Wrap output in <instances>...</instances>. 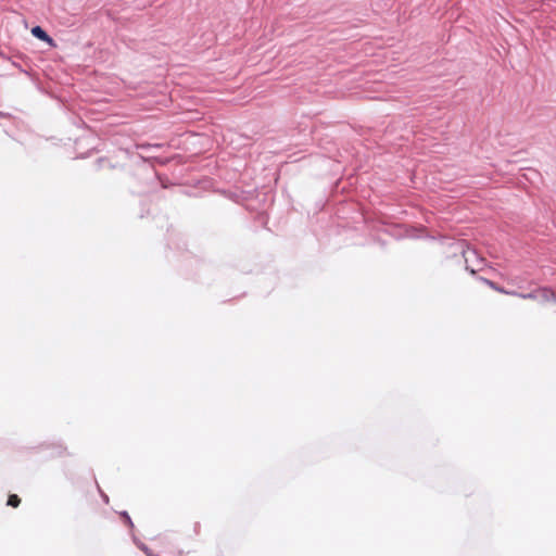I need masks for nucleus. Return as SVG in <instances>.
<instances>
[{
  "instance_id": "f257e3e1",
  "label": "nucleus",
  "mask_w": 556,
  "mask_h": 556,
  "mask_svg": "<svg viewBox=\"0 0 556 556\" xmlns=\"http://www.w3.org/2000/svg\"><path fill=\"white\" fill-rule=\"evenodd\" d=\"M31 34L36 38H38V39H40V40H42V41H45V42H47V43H49L51 46L54 45L53 39L40 26L33 27L31 28Z\"/></svg>"
},
{
  "instance_id": "f03ea898",
  "label": "nucleus",
  "mask_w": 556,
  "mask_h": 556,
  "mask_svg": "<svg viewBox=\"0 0 556 556\" xmlns=\"http://www.w3.org/2000/svg\"><path fill=\"white\" fill-rule=\"evenodd\" d=\"M554 291L549 288L538 289V300L543 302H553Z\"/></svg>"
},
{
  "instance_id": "7ed1b4c3",
  "label": "nucleus",
  "mask_w": 556,
  "mask_h": 556,
  "mask_svg": "<svg viewBox=\"0 0 556 556\" xmlns=\"http://www.w3.org/2000/svg\"><path fill=\"white\" fill-rule=\"evenodd\" d=\"M482 280H483V282H484L486 286H489L491 289H493V290H495V291H497V292L505 293V294H509V295H511V294H516V292H514V291H506V290H504L503 288H501V287H500V286H497L495 282H493V281H491V280H489V279H482Z\"/></svg>"
},
{
  "instance_id": "20e7f679",
  "label": "nucleus",
  "mask_w": 556,
  "mask_h": 556,
  "mask_svg": "<svg viewBox=\"0 0 556 556\" xmlns=\"http://www.w3.org/2000/svg\"><path fill=\"white\" fill-rule=\"evenodd\" d=\"M20 504H21V498L16 494L9 495V498H8L9 506L16 508V507H18Z\"/></svg>"
},
{
  "instance_id": "39448f33",
  "label": "nucleus",
  "mask_w": 556,
  "mask_h": 556,
  "mask_svg": "<svg viewBox=\"0 0 556 556\" xmlns=\"http://www.w3.org/2000/svg\"><path fill=\"white\" fill-rule=\"evenodd\" d=\"M515 296H519L521 299H529V300H538V290L531 292V293H527V294H523V293H517L514 294Z\"/></svg>"
},
{
  "instance_id": "423d86ee",
  "label": "nucleus",
  "mask_w": 556,
  "mask_h": 556,
  "mask_svg": "<svg viewBox=\"0 0 556 556\" xmlns=\"http://www.w3.org/2000/svg\"><path fill=\"white\" fill-rule=\"evenodd\" d=\"M553 302H555V303H556V292H555V291H554Z\"/></svg>"
}]
</instances>
